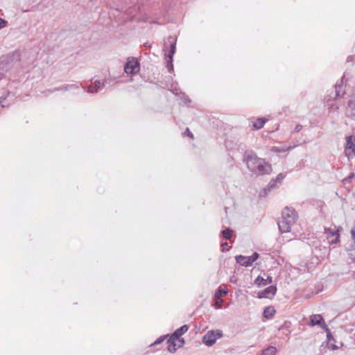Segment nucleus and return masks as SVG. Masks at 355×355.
<instances>
[{
	"label": "nucleus",
	"mask_w": 355,
	"mask_h": 355,
	"mask_svg": "<svg viewBox=\"0 0 355 355\" xmlns=\"http://www.w3.org/2000/svg\"><path fill=\"white\" fill-rule=\"evenodd\" d=\"M353 176V175H351L350 176H349V178H352Z\"/></svg>",
	"instance_id": "nucleus-27"
},
{
	"label": "nucleus",
	"mask_w": 355,
	"mask_h": 355,
	"mask_svg": "<svg viewBox=\"0 0 355 355\" xmlns=\"http://www.w3.org/2000/svg\"><path fill=\"white\" fill-rule=\"evenodd\" d=\"M189 329V327L187 325H183L180 328L178 329L173 334V336L175 338H180L182 335L186 333Z\"/></svg>",
	"instance_id": "nucleus-16"
},
{
	"label": "nucleus",
	"mask_w": 355,
	"mask_h": 355,
	"mask_svg": "<svg viewBox=\"0 0 355 355\" xmlns=\"http://www.w3.org/2000/svg\"><path fill=\"white\" fill-rule=\"evenodd\" d=\"M168 42L170 43L171 49L168 53L166 52L165 55L168 57L169 61L172 62L173 56L175 51V41L173 38L170 37L168 38Z\"/></svg>",
	"instance_id": "nucleus-13"
},
{
	"label": "nucleus",
	"mask_w": 355,
	"mask_h": 355,
	"mask_svg": "<svg viewBox=\"0 0 355 355\" xmlns=\"http://www.w3.org/2000/svg\"><path fill=\"white\" fill-rule=\"evenodd\" d=\"M310 325L312 327L318 325L324 329L327 334L330 333L328 326L325 323L322 316L320 314H314L310 316Z\"/></svg>",
	"instance_id": "nucleus-7"
},
{
	"label": "nucleus",
	"mask_w": 355,
	"mask_h": 355,
	"mask_svg": "<svg viewBox=\"0 0 355 355\" xmlns=\"http://www.w3.org/2000/svg\"><path fill=\"white\" fill-rule=\"evenodd\" d=\"M284 176L282 174H281V173H280V174H279V175L277 176V178H276V179H275V180H271V181H270V183H269V184H268V187H269L270 188H272V187H275V183L276 182H278L279 183H281V182H282V180L284 179Z\"/></svg>",
	"instance_id": "nucleus-18"
},
{
	"label": "nucleus",
	"mask_w": 355,
	"mask_h": 355,
	"mask_svg": "<svg viewBox=\"0 0 355 355\" xmlns=\"http://www.w3.org/2000/svg\"><path fill=\"white\" fill-rule=\"evenodd\" d=\"M244 162L248 168L257 175L270 174L272 172L271 165L254 153H245Z\"/></svg>",
	"instance_id": "nucleus-1"
},
{
	"label": "nucleus",
	"mask_w": 355,
	"mask_h": 355,
	"mask_svg": "<svg viewBox=\"0 0 355 355\" xmlns=\"http://www.w3.org/2000/svg\"><path fill=\"white\" fill-rule=\"evenodd\" d=\"M272 282V277L270 276H268L266 279L263 277L258 276L254 280V284L258 287L265 286L268 284H270Z\"/></svg>",
	"instance_id": "nucleus-12"
},
{
	"label": "nucleus",
	"mask_w": 355,
	"mask_h": 355,
	"mask_svg": "<svg viewBox=\"0 0 355 355\" xmlns=\"http://www.w3.org/2000/svg\"><path fill=\"white\" fill-rule=\"evenodd\" d=\"M338 232L339 229H336V227L334 229H325L327 239H328L329 243L333 244L339 242L340 234Z\"/></svg>",
	"instance_id": "nucleus-10"
},
{
	"label": "nucleus",
	"mask_w": 355,
	"mask_h": 355,
	"mask_svg": "<svg viewBox=\"0 0 355 355\" xmlns=\"http://www.w3.org/2000/svg\"><path fill=\"white\" fill-rule=\"evenodd\" d=\"M267 121L266 118H258L252 121V125L255 130H259L263 127Z\"/></svg>",
	"instance_id": "nucleus-15"
},
{
	"label": "nucleus",
	"mask_w": 355,
	"mask_h": 355,
	"mask_svg": "<svg viewBox=\"0 0 355 355\" xmlns=\"http://www.w3.org/2000/svg\"><path fill=\"white\" fill-rule=\"evenodd\" d=\"M189 136L191 137V138H193V134H191V135H188Z\"/></svg>",
	"instance_id": "nucleus-26"
},
{
	"label": "nucleus",
	"mask_w": 355,
	"mask_h": 355,
	"mask_svg": "<svg viewBox=\"0 0 355 355\" xmlns=\"http://www.w3.org/2000/svg\"><path fill=\"white\" fill-rule=\"evenodd\" d=\"M186 133H190L189 128H187V132Z\"/></svg>",
	"instance_id": "nucleus-25"
},
{
	"label": "nucleus",
	"mask_w": 355,
	"mask_h": 355,
	"mask_svg": "<svg viewBox=\"0 0 355 355\" xmlns=\"http://www.w3.org/2000/svg\"><path fill=\"white\" fill-rule=\"evenodd\" d=\"M184 343L183 338H175L171 336L168 340V350L170 352H175L178 348L183 345Z\"/></svg>",
	"instance_id": "nucleus-8"
},
{
	"label": "nucleus",
	"mask_w": 355,
	"mask_h": 355,
	"mask_svg": "<svg viewBox=\"0 0 355 355\" xmlns=\"http://www.w3.org/2000/svg\"><path fill=\"white\" fill-rule=\"evenodd\" d=\"M345 153L348 158H352L355 156V137L349 135L347 137Z\"/></svg>",
	"instance_id": "nucleus-5"
},
{
	"label": "nucleus",
	"mask_w": 355,
	"mask_h": 355,
	"mask_svg": "<svg viewBox=\"0 0 355 355\" xmlns=\"http://www.w3.org/2000/svg\"><path fill=\"white\" fill-rule=\"evenodd\" d=\"M277 349L275 347L270 346L262 352L261 355H276Z\"/></svg>",
	"instance_id": "nucleus-17"
},
{
	"label": "nucleus",
	"mask_w": 355,
	"mask_h": 355,
	"mask_svg": "<svg viewBox=\"0 0 355 355\" xmlns=\"http://www.w3.org/2000/svg\"><path fill=\"white\" fill-rule=\"evenodd\" d=\"M259 254L257 252H254L252 256L249 257H245L242 255L236 256V260L241 266L248 267L251 266L252 263H254L259 258Z\"/></svg>",
	"instance_id": "nucleus-6"
},
{
	"label": "nucleus",
	"mask_w": 355,
	"mask_h": 355,
	"mask_svg": "<svg viewBox=\"0 0 355 355\" xmlns=\"http://www.w3.org/2000/svg\"><path fill=\"white\" fill-rule=\"evenodd\" d=\"M124 71L128 74H135L139 71V64L137 59L129 58L124 67Z\"/></svg>",
	"instance_id": "nucleus-4"
},
{
	"label": "nucleus",
	"mask_w": 355,
	"mask_h": 355,
	"mask_svg": "<svg viewBox=\"0 0 355 355\" xmlns=\"http://www.w3.org/2000/svg\"><path fill=\"white\" fill-rule=\"evenodd\" d=\"M233 234V231L229 228L224 230L222 232L223 236L225 239H230Z\"/></svg>",
	"instance_id": "nucleus-19"
},
{
	"label": "nucleus",
	"mask_w": 355,
	"mask_h": 355,
	"mask_svg": "<svg viewBox=\"0 0 355 355\" xmlns=\"http://www.w3.org/2000/svg\"><path fill=\"white\" fill-rule=\"evenodd\" d=\"M300 128L296 127V131H300Z\"/></svg>",
	"instance_id": "nucleus-24"
},
{
	"label": "nucleus",
	"mask_w": 355,
	"mask_h": 355,
	"mask_svg": "<svg viewBox=\"0 0 355 355\" xmlns=\"http://www.w3.org/2000/svg\"><path fill=\"white\" fill-rule=\"evenodd\" d=\"M282 218L278 223L279 229L282 233L289 232L291 230V226L297 220V212L293 209L286 207L282 211Z\"/></svg>",
	"instance_id": "nucleus-2"
},
{
	"label": "nucleus",
	"mask_w": 355,
	"mask_h": 355,
	"mask_svg": "<svg viewBox=\"0 0 355 355\" xmlns=\"http://www.w3.org/2000/svg\"><path fill=\"white\" fill-rule=\"evenodd\" d=\"M222 331H209L203 337V342L208 346L214 345L218 338L222 337Z\"/></svg>",
	"instance_id": "nucleus-3"
},
{
	"label": "nucleus",
	"mask_w": 355,
	"mask_h": 355,
	"mask_svg": "<svg viewBox=\"0 0 355 355\" xmlns=\"http://www.w3.org/2000/svg\"><path fill=\"white\" fill-rule=\"evenodd\" d=\"M275 313H276V310L274 308V306H267L264 309L263 313V317L266 319L269 320V319H271V318H273V316L275 315Z\"/></svg>",
	"instance_id": "nucleus-14"
},
{
	"label": "nucleus",
	"mask_w": 355,
	"mask_h": 355,
	"mask_svg": "<svg viewBox=\"0 0 355 355\" xmlns=\"http://www.w3.org/2000/svg\"><path fill=\"white\" fill-rule=\"evenodd\" d=\"M223 246H225V247H227L228 245L227 243H225L224 244L222 245Z\"/></svg>",
	"instance_id": "nucleus-23"
},
{
	"label": "nucleus",
	"mask_w": 355,
	"mask_h": 355,
	"mask_svg": "<svg viewBox=\"0 0 355 355\" xmlns=\"http://www.w3.org/2000/svg\"><path fill=\"white\" fill-rule=\"evenodd\" d=\"M276 286H270L265 288L263 291L259 292L257 297L259 298H272L276 295Z\"/></svg>",
	"instance_id": "nucleus-11"
},
{
	"label": "nucleus",
	"mask_w": 355,
	"mask_h": 355,
	"mask_svg": "<svg viewBox=\"0 0 355 355\" xmlns=\"http://www.w3.org/2000/svg\"><path fill=\"white\" fill-rule=\"evenodd\" d=\"M101 83L100 81H96V82H95L94 86L91 85L88 87V91L92 93L96 92H97V88H99L101 87Z\"/></svg>",
	"instance_id": "nucleus-20"
},
{
	"label": "nucleus",
	"mask_w": 355,
	"mask_h": 355,
	"mask_svg": "<svg viewBox=\"0 0 355 355\" xmlns=\"http://www.w3.org/2000/svg\"><path fill=\"white\" fill-rule=\"evenodd\" d=\"M6 25V21L3 19H0V28H4Z\"/></svg>",
	"instance_id": "nucleus-21"
},
{
	"label": "nucleus",
	"mask_w": 355,
	"mask_h": 355,
	"mask_svg": "<svg viewBox=\"0 0 355 355\" xmlns=\"http://www.w3.org/2000/svg\"><path fill=\"white\" fill-rule=\"evenodd\" d=\"M228 293V290L226 288L220 286L214 294L215 306L217 309L222 307L223 300L222 297Z\"/></svg>",
	"instance_id": "nucleus-9"
},
{
	"label": "nucleus",
	"mask_w": 355,
	"mask_h": 355,
	"mask_svg": "<svg viewBox=\"0 0 355 355\" xmlns=\"http://www.w3.org/2000/svg\"><path fill=\"white\" fill-rule=\"evenodd\" d=\"M162 340L161 339H158L155 343V344H158V343H160L162 342Z\"/></svg>",
	"instance_id": "nucleus-22"
}]
</instances>
